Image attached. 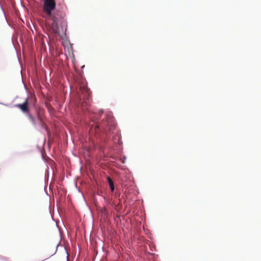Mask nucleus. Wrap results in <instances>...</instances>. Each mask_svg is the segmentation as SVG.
Masks as SVG:
<instances>
[{
  "label": "nucleus",
  "mask_w": 261,
  "mask_h": 261,
  "mask_svg": "<svg viewBox=\"0 0 261 261\" xmlns=\"http://www.w3.org/2000/svg\"><path fill=\"white\" fill-rule=\"evenodd\" d=\"M115 126V122H114L113 118L110 116H108L106 117V120L103 121L100 124L98 123H94V125L92 126V129L94 127L95 129L100 128L103 130H105L107 127H109V129L111 130Z\"/></svg>",
  "instance_id": "7ed1b4c3"
},
{
  "label": "nucleus",
  "mask_w": 261,
  "mask_h": 261,
  "mask_svg": "<svg viewBox=\"0 0 261 261\" xmlns=\"http://www.w3.org/2000/svg\"><path fill=\"white\" fill-rule=\"evenodd\" d=\"M106 209L104 207L103 209L102 210V213H105V212L106 211Z\"/></svg>",
  "instance_id": "0eeeda50"
},
{
  "label": "nucleus",
  "mask_w": 261,
  "mask_h": 261,
  "mask_svg": "<svg viewBox=\"0 0 261 261\" xmlns=\"http://www.w3.org/2000/svg\"><path fill=\"white\" fill-rule=\"evenodd\" d=\"M36 114L37 120L42 128H46V124L43 120L44 110L42 108L36 109Z\"/></svg>",
  "instance_id": "20e7f679"
},
{
  "label": "nucleus",
  "mask_w": 261,
  "mask_h": 261,
  "mask_svg": "<svg viewBox=\"0 0 261 261\" xmlns=\"http://www.w3.org/2000/svg\"><path fill=\"white\" fill-rule=\"evenodd\" d=\"M55 0H43L42 9L44 13L53 20L51 24H48L49 30L54 34L59 35L60 24L61 27L65 25L64 16L59 13V12L52 11L56 8Z\"/></svg>",
  "instance_id": "f257e3e1"
},
{
  "label": "nucleus",
  "mask_w": 261,
  "mask_h": 261,
  "mask_svg": "<svg viewBox=\"0 0 261 261\" xmlns=\"http://www.w3.org/2000/svg\"><path fill=\"white\" fill-rule=\"evenodd\" d=\"M67 260L68 261V256H67Z\"/></svg>",
  "instance_id": "6e6552de"
},
{
  "label": "nucleus",
  "mask_w": 261,
  "mask_h": 261,
  "mask_svg": "<svg viewBox=\"0 0 261 261\" xmlns=\"http://www.w3.org/2000/svg\"><path fill=\"white\" fill-rule=\"evenodd\" d=\"M107 181L109 184L110 188L111 189V191L112 192H113L115 190L114 182H113L112 179L109 176H107Z\"/></svg>",
  "instance_id": "39448f33"
},
{
  "label": "nucleus",
  "mask_w": 261,
  "mask_h": 261,
  "mask_svg": "<svg viewBox=\"0 0 261 261\" xmlns=\"http://www.w3.org/2000/svg\"><path fill=\"white\" fill-rule=\"evenodd\" d=\"M29 105V99L27 98L24 102L21 104H16L15 105V107L19 108L23 113L26 114L32 125L34 126H36V120L35 117L30 113Z\"/></svg>",
  "instance_id": "f03ea898"
},
{
  "label": "nucleus",
  "mask_w": 261,
  "mask_h": 261,
  "mask_svg": "<svg viewBox=\"0 0 261 261\" xmlns=\"http://www.w3.org/2000/svg\"><path fill=\"white\" fill-rule=\"evenodd\" d=\"M80 90L83 94H84L85 93H87V95H89L90 94L89 89L84 86L83 87H81Z\"/></svg>",
  "instance_id": "423d86ee"
}]
</instances>
